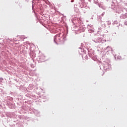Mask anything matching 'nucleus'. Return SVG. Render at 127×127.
Wrapping results in <instances>:
<instances>
[{"mask_svg":"<svg viewBox=\"0 0 127 127\" xmlns=\"http://www.w3.org/2000/svg\"><path fill=\"white\" fill-rule=\"evenodd\" d=\"M55 41H58V40H60V34H58L55 36L54 38Z\"/></svg>","mask_w":127,"mask_h":127,"instance_id":"f257e3e1","label":"nucleus"}]
</instances>
